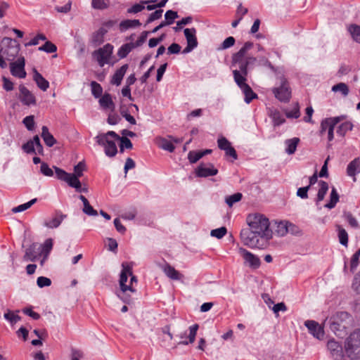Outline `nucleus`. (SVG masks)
I'll use <instances>...</instances> for the list:
<instances>
[{"label":"nucleus","mask_w":360,"mask_h":360,"mask_svg":"<svg viewBox=\"0 0 360 360\" xmlns=\"http://www.w3.org/2000/svg\"><path fill=\"white\" fill-rule=\"evenodd\" d=\"M41 255V254L39 244L32 243L26 249L25 253L23 256V259L25 261L34 262L38 258V257Z\"/></svg>","instance_id":"nucleus-19"},{"label":"nucleus","mask_w":360,"mask_h":360,"mask_svg":"<svg viewBox=\"0 0 360 360\" xmlns=\"http://www.w3.org/2000/svg\"><path fill=\"white\" fill-rule=\"evenodd\" d=\"M345 219H347L349 224L352 228H357L359 227V223L356 220V219L352 215V213L347 212L345 214Z\"/></svg>","instance_id":"nucleus-60"},{"label":"nucleus","mask_w":360,"mask_h":360,"mask_svg":"<svg viewBox=\"0 0 360 360\" xmlns=\"http://www.w3.org/2000/svg\"><path fill=\"white\" fill-rule=\"evenodd\" d=\"M134 47L131 44H123L117 51V56L120 58H125L131 51V49Z\"/></svg>","instance_id":"nucleus-41"},{"label":"nucleus","mask_w":360,"mask_h":360,"mask_svg":"<svg viewBox=\"0 0 360 360\" xmlns=\"http://www.w3.org/2000/svg\"><path fill=\"white\" fill-rule=\"evenodd\" d=\"M288 221H281L278 223L276 231L280 236H284L288 233Z\"/></svg>","instance_id":"nucleus-55"},{"label":"nucleus","mask_w":360,"mask_h":360,"mask_svg":"<svg viewBox=\"0 0 360 360\" xmlns=\"http://www.w3.org/2000/svg\"><path fill=\"white\" fill-rule=\"evenodd\" d=\"M165 24L167 25H172L174 20L179 18L178 13L176 11H174L172 10H169L165 13Z\"/></svg>","instance_id":"nucleus-48"},{"label":"nucleus","mask_w":360,"mask_h":360,"mask_svg":"<svg viewBox=\"0 0 360 360\" xmlns=\"http://www.w3.org/2000/svg\"><path fill=\"white\" fill-rule=\"evenodd\" d=\"M119 284L120 292L117 296L125 303L130 304L132 302L131 295L135 293L136 290L134 283H137V278L133 274L132 264L128 262H124L122 264Z\"/></svg>","instance_id":"nucleus-2"},{"label":"nucleus","mask_w":360,"mask_h":360,"mask_svg":"<svg viewBox=\"0 0 360 360\" xmlns=\"http://www.w3.org/2000/svg\"><path fill=\"white\" fill-rule=\"evenodd\" d=\"M217 144L219 149L225 151L226 156L231 157L233 160L238 158L235 148L231 146V142L226 138L224 136L219 138Z\"/></svg>","instance_id":"nucleus-15"},{"label":"nucleus","mask_w":360,"mask_h":360,"mask_svg":"<svg viewBox=\"0 0 360 360\" xmlns=\"http://www.w3.org/2000/svg\"><path fill=\"white\" fill-rule=\"evenodd\" d=\"M157 0H148V1H141V4H136L133 5L131 8L127 9V13L132 14V13H138L141 11H142L145 8V4H149V3H155Z\"/></svg>","instance_id":"nucleus-34"},{"label":"nucleus","mask_w":360,"mask_h":360,"mask_svg":"<svg viewBox=\"0 0 360 360\" xmlns=\"http://www.w3.org/2000/svg\"><path fill=\"white\" fill-rule=\"evenodd\" d=\"M106 34V31L103 29H98L92 35L91 41L95 46H98L102 44L104 41V36Z\"/></svg>","instance_id":"nucleus-35"},{"label":"nucleus","mask_w":360,"mask_h":360,"mask_svg":"<svg viewBox=\"0 0 360 360\" xmlns=\"http://www.w3.org/2000/svg\"><path fill=\"white\" fill-rule=\"evenodd\" d=\"M327 349L334 359H338L342 357L343 347L335 339H330L327 342Z\"/></svg>","instance_id":"nucleus-18"},{"label":"nucleus","mask_w":360,"mask_h":360,"mask_svg":"<svg viewBox=\"0 0 360 360\" xmlns=\"http://www.w3.org/2000/svg\"><path fill=\"white\" fill-rule=\"evenodd\" d=\"M20 100L26 105H35L36 99L35 96L31 93L24 85H20Z\"/></svg>","instance_id":"nucleus-17"},{"label":"nucleus","mask_w":360,"mask_h":360,"mask_svg":"<svg viewBox=\"0 0 360 360\" xmlns=\"http://www.w3.org/2000/svg\"><path fill=\"white\" fill-rule=\"evenodd\" d=\"M198 325L194 324L189 328L188 342L183 341L181 343L183 345H188V343H193L195 340L197 331L198 330Z\"/></svg>","instance_id":"nucleus-42"},{"label":"nucleus","mask_w":360,"mask_h":360,"mask_svg":"<svg viewBox=\"0 0 360 360\" xmlns=\"http://www.w3.org/2000/svg\"><path fill=\"white\" fill-rule=\"evenodd\" d=\"M37 198H34L26 203L22 204L15 207H13L12 209V211L14 213L25 211V210H27L28 208H30L32 205H34L37 202Z\"/></svg>","instance_id":"nucleus-47"},{"label":"nucleus","mask_w":360,"mask_h":360,"mask_svg":"<svg viewBox=\"0 0 360 360\" xmlns=\"http://www.w3.org/2000/svg\"><path fill=\"white\" fill-rule=\"evenodd\" d=\"M196 30L195 28H186L184 30V34L187 40V46L184 50V53L190 52L198 45L195 37Z\"/></svg>","instance_id":"nucleus-16"},{"label":"nucleus","mask_w":360,"mask_h":360,"mask_svg":"<svg viewBox=\"0 0 360 360\" xmlns=\"http://www.w3.org/2000/svg\"><path fill=\"white\" fill-rule=\"evenodd\" d=\"M33 77L40 89L45 91L49 89V82L37 70L34 71Z\"/></svg>","instance_id":"nucleus-27"},{"label":"nucleus","mask_w":360,"mask_h":360,"mask_svg":"<svg viewBox=\"0 0 360 360\" xmlns=\"http://www.w3.org/2000/svg\"><path fill=\"white\" fill-rule=\"evenodd\" d=\"M348 31L351 34L352 39L355 41L360 43V26L351 25L348 28Z\"/></svg>","instance_id":"nucleus-40"},{"label":"nucleus","mask_w":360,"mask_h":360,"mask_svg":"<svg viewBox=\"0 0 360 360\" xmlns=\"http://www.w3.org/2000/svg\"><path fill=\"white\" fill-rule=\"evenodd\" d=\"M333 120H334V117H329V118H326L321 121V126H320V135L321 136H323L326 131H328V129H329Z\"/></svg>","instance_id":"nucleus-43"},{"label":"nucleus","mask_w":360,"mask_h":360,"mask_svg":"<svg viewBox=\"0 0 360 360\" xmlns=\"http://www.w3.org/2000/svg\"><path fill=\"white\" fill-rule=\"evenodd\" d=\"M22 150L27 153H38L43 155L44 149L41 144L39 136L36 135L32 140L28 141L22 146Z\"/></svg>","instance_id":"nucleus-12"},{"label":"nucleus","mask_w":360,"mask_h":360,"mask_svg":"<svg viewBox=\"0 0 360 360\" xmlns=\"http://www.w3.org/2000/svg\"><path fill=\"white\" fill-rule=\"evenodd\" d=\"M319 191L317 193V198H316L317 202H319L324 199L325 195L327 193V192L328 191V188H329L328 183L324 181H320L319 182Z\"/></svg>","instance_id":"nucleus-33"},{"label":"nucleus","mask_w":360,"mask_h":360,"mask_svg":"<svg viewBox=\"0 0 360 360\" xmlns=\"http://www.w3.org/2000/svg\"><path fill=\"white\" fill-rule=\"evenodd\" d=\"M352 316L345 311L337 312L329 319V328L337 335L341 336L349 327Z\"/></svg>","instance_id":"nucleus-7"},{"label":"nucleus","mask_w":360,"mask_h":360,"mask_svg":"<svg viewBox=\"0 0 360 360\" xmlns=\"http://www.w3.org/2000/svg\"><path fill=\"white\" fill-rule=\"evenodd\" d=\"M234 80L240 89H243L244 86L248 85L246 84V76L243 75L240 70L236 69L233 71Z\"/></svg>","instance_id":"nucleus-32"},{"label":"nucleus","mask_w":360,"mask_h":360,"mask_svg":"<svg viewBox=\"0 0 360 360\" xmlns=\"http://www.w3.org/2000/svg\"><path fill=\"white\" fill-rule=\"evenodd\" d=\"M23 123L28 130H32L34 126V116H27L23 119Z\"/></svg>","instance_id":"nucleus-63"},{"label":"nucleus","mask_w":360,"mask_h":360,"mask_svg":"<svg viewBox=\"0 0 360 360\" xmlns=\"http://www.w3.org/2000/svg\"><path fill=\"white\" fill-rule=\"evenodd\" d=\"M91 93L95 98H100L103 93V88L100 84L93 81L91 82Z\"/></svg>","instance_id":"nucleus-45"},{"label":"nucleus","mask_w":360,"mask_h":360,"mask_svg":"<svg viewBox=\"0 0 360 360\" xmlns=\"http://www.w3.org/2000/svg\"><path fill=\"white\" fill-rule=\"evenodd\" d=\"M281 86L274 88L272 91L275 97L281 102H288L291 98V89L289 83L284 77L281 79Z\"/></svg>","instance_id":"nucleus-10"},{"label":"nucleus","mask_w":360,"mask_h":360,"mask_svg":"<svg viewBox=\"0 0 360 360\" xmlns=\"http://www.w3.org/2000/svg\"><path fill=\"white\" fill-rule=\"evenodd\" d=\"M99 104L103 109H110L112 111L115 109V104L112 101V96L110 94L105 93L100 98Z\"/></svg>","instance_id":"nucleus-25"},{"label":"nucleus","mask_w":360,"mask_h":360,"mask_svg":"<svg viewBox=\"0 0 360 360\" xmlns=\"http://www.w3.org/2000/svg\"><path fill=\"white\" fill-rule=\"evenodd\" d=\"M39 50L44 51L47 53H54L57 51V47L52 42L47 41L43 46L39 48Z\"/></svg>","instance_id":"nucleus-54"},{"label":"nucleus","mask_w":360,"mask_h":360,"mask_svg":"<svg viewBox=\"0 0 360 360\" xmlns=\"http://www.w3.org/2000/svg\"><path fill=\"white\" fill-rule=\"evenodd\" d=\"M227 233L226 227L223 226L219 229H214L211 231V236L217 238H223Z\"/></svg>","instance_id":"nucleus-58"},{"label":"nucleus","mask_w":360,"mask_h":360,"mask_svg":"<svg viewBox=\"0 0 360 360\" xmlns=\"http://www.w3.org/2000/svg\"><path fill=\"white\" fill-rule=\"evenodd\" d=\"M285 115L288 118H298L300 115L298 104H296L291 110L286 112Z\"/></svg>","instance_id":"nucleus-62"},{"label":"nucleus","mask_w":360,"mask_h":360,"mask_svg":"<svg viewBox=\"0 0 360 360\" xmlns=\"http://www.w3.org/2000/svg\"><path fill=\"white\" fill-rule=\"evenodd\" d=\"M156 143L160 148L166 150L169 152H173L175 149V147L172 142L165 138H157Z\"/></svg>","instance_id":"nucleus-30"},{"label":"nucleus","mask_w":360,"mask_h":360,"mask_svg":"<svg viewBox=\"0 0 360 360\" xmlns=\"http://www.w3.org/2000/svg\"><path fill=\"white\" fill-rule=\"evenodd\" d=\"M53 240L51 238H48L45 240V242L39 245L40 247V252L41 255H48L51 252L52 248H53Z\"/></svg>","instance_id":"nucleus-37"},{"label":"nucleus","mask_w":360,"mask_h":360,"mask_svg":"<svg viewBox=\"0 0 360 360\" xmlns=\"http://www.w3.org/2000/svg\"><path fill=\"white\" fill-rule=\"evenodd\" d=\"M339 201V195L335 188H333L330 193V201L326 205V207L329 209L335 207L337 202Z\"/></svg>","instance_id":"nucleus-39"},{"label":"nucleus","mask_w":360,"mask_h":360,"mask_svg":"<svg viewBox=\"0 0 360 360\" xmlns=\"http://www.w3.org/2000/svg\"><path fill=\"white\" fill-rule=\"evenodd\" d=\"M343 351L349 360H360V328L354 329L345 339Z\"/></svg>","instance_id":"nucleus-6"},{"label":"nucleus","mask_w":360,"mask_h":360,"mask_svg":"<svg viewBox=\"0 0 360 360\" xmlns=\"http://www.w3.org/2000/svg\"><path fill=\"white\" fill-rule=\"evenodd\" d=\"M360 172V158H355L347 165V174L353 177L354 181L356 180L355 176Z\"/></svg>","instance_id":"nucleus-21"},{"label":"nucleus","mask_w":360,"mask_h":360,"mask_svg":"<svg viewBox=\"0 0 360 360\" xmlns=\"http://www.w3.org/2000/svg\"><path fill=\"white\" fill-rule=\"evenodd\" d=\"M120 136L113 131L107 133L99 134L96 137V142L104 148L105 153L110 158L115 157L117 153V148L115 143Z\"/></svg>","instance_id":"nucleus-8"},{"label":"nucleus","mask_w":360,"mask_h":360,"mask_svg":"<svg viewBox=\"0 0 360 360\" xmlns=\"http://www.w3.org/2000/svg\"><path fill=\"white\" fill-rule=\"evenodd\" d=\"M338 238L340 243L343 245H347L348 243V234L345 229L340 226H338Z\"/></svg>","instance_id":"nucleus-44"},{"label":"nucleus","mask_w":360,"mask_h":360,"mask_svg":"<svg viewBox=\"0 0 360 360\" xmlns=\"http://www.w3.org/2000/svg\"><path fill=\"white\" fill-rule=\"evenodd\" d=\"M239 254L243 258L245 262L249 264L250 267L252 269H257L259 267L261 262L257 256L243 248L239 249Z\"/></svg>","instance_id":"nucleus-14"},{"label":"nucleus","mask_w":360,"mask_h":360,"mask_svg":"<svg viewBox=\"0 0 360 360\" xmlns=\"http://www.w3.org/2000/svg\"><path fill=\"white\" fill-rule=\"evenodd\" d=\"M20 50L19 42L10 37H4L0 41V67L6 68L7 60H14Z\"/></svg>","instance_id":"nucleus-5"},{"label":"nucleus","mask_w":360,"mask_h":360,"mask_svg":"<svg viewBox=\"0 0 360 360\" xmlns=\"http://www.w3.org/2000/svg\"><path fill=\"white\" fill-rule=\"evenodd\" d=\"M300 139L295 137L290 139H287L285 141V145L287 146V148L285 149V151L288 154L292 155L295 153L296 151L297 145L300 143Z\"/></svg>","instance_id":"nucleus-31"},{"label":"nucleus","mask_w":360,"mask_h":360,"mask_svg":"<svg viewBox=\"0 0 360 360\" xmlns=\"http://www.w3.org/2000/svg\"><path fill=\"white\" fill-rule=\"evenodd\" d=\"M41 136L45 144L49 147L53 146L56 143V139L49 132L48 127L46 126L42 127Z\"/></svg>","instance_id":"nucleus-26"},{"label":"nucleus","mask_w":360,"mask_h":360,"mask_svg":"<svg viewBox=\"0 0 360 360\" xmlns=\"http://www.w3.org/2000/svg\"><path fill=\"white\" fill-rule=\"evenodd\" d=\"M352 288L358 294H360V271L354 276Z\"/></svg>","instance_id":"nucleus-64"},{"label":"nucleus","mask_w":360,"mask_h":360,"mask_svg":"<svg viewBox=\"0 0 360 360\" xmlns=\"http://www.w3.org/2000/svg\"><path fill=\"white\" fill-rule=\"evenodd\" d=\"M37 283L39 288L48 287L51 285V281L49 278L39 276L37 278Z\"/></svg>","instance_id":"nucleus-61"},{"label":"nucleus","mask_w":360,"mask_h":360,"mask_svg":"<svg viewBox=\"0 0 360 360\" xmlns=\"http://www.w3.org/2000/svg\"><path fill=\"white\" fill-rule=\"evenodd\" d=\"M243 195L240 193H236L231 195L226 198V202L229 207H232L233 205L237 202H239L242 199Z\"/></svg>","instance_id":"nucleus-49"},{"label":"nucleus","mask_w":360,"mask_h":360,"mask_svg":"<svg viewBox=\"0 0 360 360\" xmlns=\"http://www.w3.org/2000/svg\"><path fill=\"white\" fill-rule=\"evenodd\" d=\"M253 47V43L247 41L243 46L232 56V67H236L245 75H248V66L254 64L257 58L250 56L248 51Z\"/></svg>","instance_id":"nucleus-4"},{"label":"nucleus","mask_w":360,"mask_h":360,"mask_svg":"<svg viewBox=\"0 0 360 360\" xmlns=\"http://www.w3.org/2000/svg\"><path fill=\"white\" fill-rule=\"evenodd\" d=\"M247 222L249 228L242 229L240 234L242 243L250 248H267L273 234L269 219L255 213L248 216Z\"/></svg>","instance_id":"nucleus-1"},{"label":"nucleus","mask_w":360,"mask_h":360,"mask_svg":"<svg viewBox=\"0 0 360 360\" xmlns=\"http://www.w3.org/2000/svg\"><path fill=\"white\" fill-rule=\"evenodd\" d=\"M56 176L58 179L66 182L70 187L76 189L77 191H82V184L79 178L83 176V172L86 171V165L84 162H79L74 167V173H68L65 170L54 167Z\"/></svg>","instance_id":"nucleus-3"},{"label":"nucleus","mask_w":360,"mask_h":360,"mask_svg":"<svg viewBox=\"0 0 360 360\" xmlns=\"http://www.w3.org/2000/svg\"><path fill=\"white\" fill-rule=\"evenodd\" d=\"M79 199L82 201L84 204L83 212L89 216H96L98 212L96 210L93 208V207L89 204V200L86 198L82 195L79 196Z\"/></svg>","instance_id":"nucleus-28"},{"label":"nucleus","mask_w":360,"mask_h":360,"mask_svg":"<svg viewBox=\"0 0 360 360\" xmlns=\"http://www.w3.org/2000/svg\"><path fill=\"white\" fill-rule=\"evenodd\" d=\"M141 25V23L139 20H124L120 22L119 25V30L121 32H125L126 30L131 28L139 27Z\"/></svg>","instance_id":"nucleus-24"},{"label":"nucleus","mask_w":360,"mask_h":360,"mask_svg":"<svg viewBox=\"0 0 360 360\" xmlns=\"http://www.w3.org/2000/svg\"><path fill=\"white\" fill-rule=\"evenodd\" d=\"M65 217V215L57 213L52 219L46 221L45 226L51 229L57 228L60 226Z\"/></svg>","instance_id":"nucleus-29"},{"label":"nucleus","mask_w":360,"mask_h":360,"mask_svg":"<svg viewBox=\"0 0 360 360\" xmlns=\"http://www.w3.org/2000/svg\"><path fill=\"white\" fill-rule=\"evenodd\" d=\"M241 90L245 95V101L246 103H250L254 98H257V94L252 90L248 84L244 86Z\"/></svg>","instance_id":"nucleus-38"},{"label":"nucleus","mask_w":360,"mask_h":360,"mask_svg":"<svg viewBox=\"0 0 360 360\" xmlns=\"http://www.w3.org/2000/svg\"><path fill=\"white\" fill-rule=\"evenodd\" d=\"M352 129V124L351 122H343L342 123L339 127H338V129L337 130V133L342 136H344L347 132H348L349 131H351Z\"/></svg>","instance_id":"nucleus-46"},{"label":"nucleus","mask_w":360,"mask_h":360,"mask_svg":"<svg viewBox=\"0 0 360 360\" xmlns=\"http://www.w3.org/2000/svg\"><path fill=\"white\" fill-rule=\"evenodd\" d=\"M9 67L10 71L13 76L24 79L26 77L27 72L25 69V59L23 56H20L16 60H11Z\"/></svg>","instance_id":"nucleus-11"},{"label":"nucleus","mask_w":360,"mask_h":360,"mask_svg":"<svg viewBox=\"0 0 360 360\" xmlns=\"http://www.w3.org/2000/svg\"><path fill=\"white\" fill-rule=\"evenodd\" d=\"M93 8L96 9L103 10L109 6V0H92L91 2Z\"/></svg>","instance_id":"nucleus-50"},{"label":"nucleus","mask_w":360,"mask_h":360,"mask_svg":"<svg viewBox=\"0 0 360 360\" xmlns=\"http://www.w3.org/2000/svg\"><path fill=\"white\" fill-rule=\"evenodd\" d=\"M340 121V118L339 117H334V120H333V123L331 124L329 129H328V131H327L328 141H331L333 140V139H334V134H333L334 128H335V125L338 123H339Z\"/></svg>","instance_id":"nucleus-56"},{"label":"nucleus","mask_w":360,"mask_h":360,"mask_svg":"<svg viewBox=\"0 0 360 360\" xmlns=\"http://www.w3.org/2000/svg\"><path fill=\"white\" fill-rule=\"evenodd\" d=\"M162 270L166 276L172 280L181 281L184 278V275L182 274L176 270L168 263H166L162 266Z\"/></svg>","instance_id":"nucleus-20"},{"label":"nucleus","mask_w":360,"mask_h":360,"mask_svg":"<svg viewBox=\"0 0 360 360\" xmlns=\"http://www.w3.org/2000/svg\"><path fill=\"white\" fill-rule=\"evenodd\" d=\"M304 326L314 338L319 340L323 339L325 335L324 328L318 322L313 320H307L304 322Z\"/></svg>","instance_id":"nucleus-13"},{"label":"nucleus","mask_w":360,"mask_h":360,"mask_svg":"<svg viewBox=\"0 0 360 360\" xmlns=\"http://www.w3.org/2000/svg\"><path fill=\"white\" fill-rule=\"evenodd\" d=\"M163 11L162 9L156 10L155 12L150 13L146 20V24H149L162 17Z\"/></svg>","instance_id":"nucleus-59"},{"label":"nucleus","mask_w":360,"mask_h":360,"mask_svg":"<svg viewBox=\"0 0 360 360\" xmlns=\"http://www.w3.org/2000/svg\"><path fill=\"white\" fill-rule=\"evenodd\" d=\"M332 90L333 91H340L344 96H347L349 93V89L347 84L345 83H339L333 86Z\"/></svg>","instance_id":"nucleus-57"},{"label":"nucleus","mask_w":360,"mask_h":360,"mask_svg":"<svg viewBox=\"0 0 360 360\" xmlns=\"http://www.w3.org/2000/svg\"><path fill=\"white\" fill-rule=\"evenodd\" d=\"M269 116L272 119L274 126H279L285 122L282 114L277 110L271 111Z\"/></svg>","instance_id":"nucleus-36"},{"label":"nucleus","mask_w":360,"mask_h":360,"mask_svg":"<svg viewBox=\"0 0 360 360\" xmlns=\"http://www.w3.org/2000/svg\"><path fill=\"white\" fill-rule=\"evenodd\" d=\"M360 257V248L352 255L350 261V270L354 272L356 269Z\"/></svg>","instance_id":"nucleus-51"},{"label":"nucleus","mask_w":360,"mask_h":360,"mask_svg":"<svg viewBox=\"0 0 360 360\" xmlns=\"http://www.w3.org/2000/svg\"><path fill=\"white\" fill-rule=\"evenodd\" d=\"M118 141H120V150L121 153H123L124 148H132V143L127 137H120Z\"/></svg>","instance_id":"nucleus-52"},{"label":"nucleus","mask_w":360,"mask_h":360,"mask_svg":"<svg viewBox=\"0 0 360 360\" xmlns=\"http://www.w3.org/2000/svg\"><path fill=\"white\" fill-rule=\"evenodd\" d=\"M202 157H203V154L201 153L200 150H198V151L191 150L188 153V158L191 163H195Z\"/></svg>","instance_id":"nucleus-53"},{"label":"nucleus","mask_w":360,"mask_h":360,"mask_svg":"<svg viewBox=\"0 0 360 360\" xmlns=\"http://www.w3.org/2000/svg\"><path fill=\"white\" fill-rule=\"evenodd\" d=\"M113 52V46L110 44L104 45L93 53L94 58L96 60L101 67L109 63L110 57Z\"/></svg>","instance_id":"nucleus-9"},{"label":"nucleus","mask_w":360,"mask_h":360,"mask_svg":"<svg viewBox=\"0 0 360 360\" xmlns=\"http://www.w3.org/2000/svg\"><path fill=\"white\" fill-rule=\"evenodd\" d=\"M128 68L129 65L127 64H125L120 67L119 69H117L112 77L111 83L112 84L119 86L121 84L122 80Z\"/></svg>","instance_id":"nucleus-22"},{"label":"nucleus","mask_w":360,"mask_h":360,"mask_svg":"<svg viewBox=\"0 0 360 360\" xmlns=\"http://www.w3.org/2000/svg\"><path fill=\"white\" fill-rule=\"evenodd\" d=\"M217 172L218 170L215 169L212 165H211L210 167H205L201 165L198 167L196 170V174L200 177L214 176L217 174Z\"/></svg>","instance_id":"nucleus-23"}]
</instances>
